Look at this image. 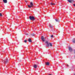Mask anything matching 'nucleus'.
I'll return each mask as SVG.
<instances>
[{
	"mask_svg": "<svg viewBox=\"0 0 75 75\" xmlns=\"http://www.w3.org/2000/svg\"><path fill=\"white\" fill-rule=\"evenodd\" d=\"M4 64H7L8 63V60L7 59H4Z\"/></svg>",
	"mask_w": 75,
	"mask_h": 75,
	"instance_id": "2",
	"label": "nucleus"
},
{
	"mask_svg": "<svg viewBox=\"0 0 75 75\" xmlns=\"http://www.w3.org/2000/svg\"><path fill=\"white\" fill-rule=\"evenodd\" d=\"M30 5L31 6V7H33V6H34V5L33 4V3L32 2H31L30 3Z\"/></svg>",
	"mask_w": 75,
	"mask_h": 75,
	"instance_id": "8",
	"label": "nucleus"
},
{
	"mask_svg": "<svg viewBox=\"0 0 75 75\" xmlns=\"http://www.w3.org/2000/svg\"><path fill=\"white\" fill-rule=\"evenodd\" d=\"M55 20L56 22H58V23H59L60 21H61V20H58V19L56 18L55 19Z\"/></svg>",
	"mask_w": 75,
	"mask_h": 75,
	"instance_id": "7",
	"label": "nucleus"
},
{
	"mask_svg": "<svg viewBox=\"0 0 75 75\" xmlns=\"http://www.w3.org/2000/svg\"><path fill=\"white\" fill-rule=\"evenodd\" d=\"M67 1H68L69 3H72V1H74L73 0H67Z\"/></svg>",
	"mask_w": 75,
	"mask_h": 75,
	"instance_id": "5",
	"label": "nucleus"
},
{
	"mask_svg": "<svg viewBox=\"0 0 75 75\" xmlns=\"http://www.w3.org/2000/svg\"><path fill=\"white\" fill-rule=\"evenodd\" d=\"M53 5H55V4L54 3H53Z\"/></svg>",
	"mask_w": 75,
	"mask_h": 75,
	"instance_id": "25",
	"label": "nucleus"
},
{
	"mask_svg": "<svg viewBox=\"0 0 75 75\" xmlns=\"http://www.w3.org/2000/svg\"><path fill=\"white\" fill-rule=\"evenodd\" d=\"M18 65H19V64H18Z\"/></svg>",
	"mask_w": 75,
	"mask_h": 75,
	"instance_id": "30",
	"label": "nucleus"
},
{
	"mask_svg": "<svg viewBox=\"0 0 75 75\" xmlns=\"http://www.w3.org/2000/svg\"><path fill=\"white\" fill-rule=\"evenodd\" d=\"M49 27H50V28H53V26L51 25H49Z\"/></svg>",
	"mask_w": 75,
	"mask_h": 75,
	"instance_id": "17",
	"label": "nucleus"
},
{
	"mask_svg": "<svg viewBox=\"0 0 75 75\" xmlns=\"http://www.w3.org/2000/svg\"><path fill=\"white\" fill-rule=\"evenodd\" d=\"M49 44L50 46V47H52V44L51 43L49 42Z\"/></svg>",
	"mask_w": 75,
	"mask_h": 75,
	"instance_id": "14",
	"label": "nucleus"
},
{
	"mask_svg": "<svg viewBox=\"0 0 75 75\" xmlns=\"http://www.w3.org/2000/svg\"><path fill=\"white\" fill-rule=\"evenodd\" d=\"M69 50L70 52H72V49L70 47H69Z\"/></svg>",
	"mask_w": 75,
	"mask_h": 75,
	"instance_id": "6",
	"label": "nucleus"
},
{
	"mask_svg": "<svg viewBox=\"0 0 75 75\" xmlns=\"http://www.w3.org/2000/svg\"><path fill=\"white\" fill-rule=\"evenodd\" d=\"M73 43H75V39H74L73 40Z\"/></svg>",
	"mask_w": 75,
	"mask_h": 75,
	"instance_id": "15",
	"label": "nucleus"
},
{
	"mask_svg": "<svg viewBox=\"0 0 75 75\" xmlns=\"http://www.w3.org/2000/svg\"><path fill=\"white\" fill-rule=\"evenodd\" d=\"M74 75H75V74H74Z\"/></svg>",
	"mask_w": 75,
	"mask_h": 75,
	"instance_id": "31",
	"label": "nucleus"
},
{
	"mask_svg": "<svg viewBox=\"0 0 75 75\" xmlns=\"http://www.w3.org/2000/svg\"><path fill=\"white\" fill-rule=\"evenodd\" d=\"M49 75H52V74H49Z\"/></svg>",
	"mask_w": 75,
	"mask_h": 75,
	"instance_id": "28",
	"label": "nucleus"
},
{
	"mask_svg": "<svg viewBox=\"0 0 75 75\" xmlns=\"http://www.w3.org/2000/svg\"><path fill=\"white\" fill-rule=\"evenodd\" d=\"M45 44H46V47H48L50 46V44H49V42L47 41H46L45 42Z\"/></svg>",
	"mask_w": 75,
	"mask_h": 75,
	"instance_id": "3",
	"label": "nucleus"
},
{
	"mask_svg": "<svg viewBox=\"0 0 75 75\" xmlns=\"http://www.w3.org/2000/svg\"><path fill=\"white\" fill-rule=\"evenodd\" d=\"M53 4H54V3H53L51 2V3H50V4H51V5H53Z\"/></svg>",
	"mask_w": 75,
	"mask_h": 75,
	"instance_id": "21",
	"label": "nucleus"
},
{
	"mask_svg": "<svg viewBox=\"0 0 75 75\" xmlns=\"http://www.w3.org/2000/svg\"><path fill=\"white\" fill-rule=\"evenodd\" d=\"M31 35H32V37H34V35H35V34L34 33H32L31 34Z\"/></svg>",
	"mask_w": 75,
	"mask_h": 75,
	"instance_id": "13",
	"label": "nucleus"
},
{
	"mask_svg": "<svg viewBox=\"0 0 75 75\" xmlns=\"http://www.w3.org/2000/svg\"><path fill=\"white\" fill-rule=\"evenodd\" d=\"M28 7H29V8H31V7H32L31 5H28Z\"/></svg>",
	"mask_w": 75,
	"mask_h": 75,
	"instance_id": "16",
	"label": "nucleus"
},
{
	"mask_svg": "<svg viewBox=\"0 0 75 75\" xmlns=\"http://www.w3.org/2000/svg\"><path fill=\"white\" fill-rule=\"evenodd\" d=\"M41 39L43 42H44L45 41V38H44V36H42L41 37Z\"/></svg>",
	"mask_w": 75,
	"mask_h": 75,
	"instance_id": "4",
	"label": "nucleus"
},
{
	"mask_svg": "<svg viewBox=\"0 0 75 75\" xmlns=\"http://www.w3.org/2000/svg\"><path fill=\"white\" fill-rule=\"evenodd\" d=\"M28 41L29 42H32V40L30 38L28 39Z\"/></svg>",
	"mask_w": 75,
	"mask_h": 75,
	"instance_id": "11",
	"label": "nucleus"
},
{
	"mask_svg": "<svg viewBox=\"0 0 75 75\" xmlns=\"http://www.w3.org/2000/svg\"><path fill=\"white\" fill-rule=\"evenodd\" d=\"M73 6H74V7H75V4H73Z\"/></svg>",
	"mask_w": 75,
	"mask_h": 75,
	"instance_id": "22",
	"label": "nucleus"
},
{
	"mask_svg": "<svg viewBox=\"0 0 75 75\" xmlns=\"http://www.w3.org/2000/svg\"><path fill=\"white\" fill-rule=\"evenodd\" d=\"M25 1L26 3H27V1Z\"/></svg>",
	"mask_w": 75,
	"mask_h": 75,
	"instance_id": "26",
	"label": "nucleus"
},
{
	"mask_svg": "<svg viewBox=\"0 0 75 75\" xmlns=\"http://www.w3.org/2000/svg\"><path fill=\"white\" fill-rule=\"evenodd\" d=\"M51 38H53V37H54V36H53V35H51Z\"/></svg>",
	"mask_w": 75,
	"mask_h": 75,
	"instance_id": "19",
	"label": "nucleus"
},
{
	"mask_svg": "<svg viewBox=\"0 0 75 75\" xmlns=\"http://www.w3.org/2000/svg\"><path fill=\"white\" fill-rule=\"evenodd\" d=\"M26 35H28V33H26Z\"/></svg>",
	"mask_w": 75,
	"mask_h": 75,
	"instance_id": "23",
	"label": "nucleus"
},
{
	"mask_svg": "<svg viewBox=\"0 0 75 75\" xmlns=\"http://www.w3.org/2000/svg\"><path fill=\"white\" fill-rule=\"evenodd\" d=\"M67 66L68 67H69V65H68V64H67Z\"/></svg>",
	"mask_w": 75,
	"mask_h": 75,
	"instance_id": "24",
	"label": "nucleus"
},
{
	"mask_svg": "<svg viewBox=\"0 0 75 75\" xmlns=\"http://www.w3.org/2000/svg\"><path fill=\"white\" fill-rule=\"evenodd\" d=\"M29 19L30 20H32V21H34L35 20V17L34 16H29Z\"/></svg>",
	"mask_w": 75,
	"mask_h": 75,
	"instance_id": "1",
	"label": "nucleus"
},
{
	"mask_svg": "<svg viewBox=\"0 0 75 75\" xmlns=\"http://www.w3.org/2000/svg\"><path fill=\"white\" fill-rule=\"evenodd\" d=\"M3 1L4 3H7V0H3Z\"/></svg>",
	"mask_w": 75,
	"mask_h": 75,
	"instance_id": "12",
	"label": "nucleus"
},
{
	"mask_svg": "<svg viewBox=\"0 0 75 75\" xmlns=\"http://www.w3.org/2000/svg\"><path fill=\"white\" fill-rule=\"evenodd\" d=\"M33 67L34 68L36 69V68H37V64H35L33 66Z\"/></svg>",
	"mask_w": 75,
	"mask_h": 75,
	"instance_id": "10",
	"label": "nucleus"
},
{
	"mask_svg": "<svg viewBox=\"0 0 75 75\" xmlns=\"http://www.w3.org/2000/svg\"><path fill=\"white\" fill-rule=\"evenodd\" d=\"M3 52H4V50L3 51Z\"/></svg>",
	"mask_w": 75,
	"mask_h": 75,
	"instance_id": "29",
	"label": "nucleus"
},
{
	"mask_svg": "<svg viewBox=\"0 0 75 75\" xmlns=\"http://www.w3.org/2000/svg\"><path fill=\"white\" fill-rule=\"evenodd\" d=\"M61 19H58V20H60Z\"/></svg>",
	"mask_w": 75,
	"mask_h": 75,
	"instance_id": "27",
	"label": "nucleus"
},
{
	"mask_svg": "<svg viewBox=\"0 0 75 75\" xmlns=\"http://www.w3.org/2000/svg\"><path fill=\"white\" fill-rule=\"evenodd\" d=\"M0 16L1 17V16H2V14H1V13H0Z\"/></svg>",
	"mask_w": 75,
	"mask_h": 75,
	"instance_id": "20",
	"label": "nucleus"
},
{
	"mask_svg": "<svg viewBox=\"0 0 75 75\" xmlns=\"http://www.w3.org/2000/svg\"><path fill=\"white\" fill-rule=\"evenodd\" d=\"M45 65H47V66H48V65H50V62H46L45 63Z\"/></svg>",
	"mask_w": 75,
	"mask_h": 75,
	"instance_id": "9",
	"label": "nucleus"
},
{
	"mask_svg": "<svg viewBox=\"0 0 75 75\" xmlns=\"http://www.w3.org/2000/svg\"><path fill=\"white\" fill-rule=\"evenodd\" d=\"M24 42L25 43H26V42H27V40H24Z\"/></svg>",
	"mask_w": 75,
	"mask_h": 75,
	"instance_id": "18",
	"label": "nucleus"
}]
</instances>
